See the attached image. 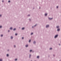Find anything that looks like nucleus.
<instances>
[{"label":"nucleus","instance_id":"1","mask_svg":"<svg viewBox=\"0 0 61 61\" xmlns=\"http://www.w3.org/2000/svg\"><path fill=\"white\" fill-rule=\"evenodd\" d=\"M58 36V35H56L55 36V38H56V37H57Z\"/></svg>","mask_w":61,"mask_h":61},{"label":"nucleus","instance_id":"2","mask_svg":"<svg viewBox=\"0 0 61 61\" xmlns=\"http://www.w3.org/2000/svg\"><path fill=\"white\" fill-rule=\"evenodd\" d=\"M49 26V25H46V27H48Z\"/></svg>","mask_w":61,"mask_h":61},{"label":"nucleus","instance_id":"3","mask_svg":"<svg viewBox=\"0 0 61 61\" xmlns=\"http://www.w3.org/2000/svg\"><path fill=\"white\" fill-rule=\"evenodd\" d=\"M48 19L50 20H51V19H52V18H49Z\"/></svg>","mask_w":61,"mask_h":61},{"label":"nucleus","instance_id":"4","mask_svg":"<svg viewBox=\"0 0 61 61\" xmlns=\"http://www.w3.org/2000/svg\"><path fill=\"white\" fill-rule=\"evenodd\" d=\"M28 46V45H27L25 46V47H26Z\"/></svg>","mask_w":61,"mask_h":61},{"label":"nucleus","instance_id":"5","mask_svg":"<svg viewBox=\"0 0 61 61\" xmlns=\"http://www.w3.org/2000/svg\"><path fill=\"white\" fill-rule=\"evenodd\" d=\"M57 30H58V31H60V29H58Z\"/></svg>","mask_w":61,"mask_h":61},{"label":"nucleus","instance_id":"6","mask_svg":"<svg viewBox=\"0 0 61 61\" xmlns=\"http://www.w3.org/2000/svg\"><path fill=\"white\" fill-rule=\"evenodd\" d=\"M39 56H38L37 57V58H39Z\"/></svg>","mask_w":61,"mask_h":61},{"label":"nucleus","instance_id":"7","mask_svg":"<svg viewBox=\"0 0 61 61\" xmlns=\"http://www.w3.org/2000/svg\"><path fill=\"white\" fill-rule=\"evenodd\" d=\"M13 37L12 36H11V39H13Z\"/></svg>","mask_w":61,"mask_h":61},{"label":"nucleus","instance_id":"8","mask_svg":"<svg viewBox=\"0 0 61 61\" xmlns=\"http://www.w3.org/2000/svg\"><path fill=\"white\" fill-rule=\"evenodd\" d=\"M47 15V14H45V16H46Z\"/></svg>","mask_w":61,"mask_h":61},{"label":"nucleus","instance_id":"9","mask_svg":"<svg viewBox=\"0 0 61 61\" xmlns=\"http://www.w3.org/2000/svg\"><path fill=\"white\" fill-rule=\"evenodd\" d=\"M59 26H57L56 27V28H59Z\"/></svg>","mask_w":61,"mask_h":61},{"label":"nucleus","instance_id":"10","mask_svg":"<svg viewBox=\"0 0 61 61\" xmlns=\"http://www.w3.org/2000/svg\"><path fill=\"white\" fill-rule=\"evenodd\" d=\"M15 28H14V29H13V30H14V31H15Z\"/></svg>","mask_w":61,"mask_h":61},{"label":"nucleus","instance_id":"11","mask_svg":"<svg viewBox=\"0 0 61 61\" xmlns=\"http://www.w3.org/2000/svg\"><path fill=\"white\" fill-rule=\"evenodd\" d=\"M24 29V28H22V30H23V29Z\"/></svg>","mask_w":61,"mask_h":61},{"label":"nucleus","instance_id":"12","mask_svg":"<svg viewBox=\"0 0 61 61\" xmlns=\"http://www.w3.org/2000/svg\"><path fill=\"white\" fill-rule=\"evenodd\" d=\"M35 43H36V42L34 41L33 42V44H35Z\"/></svg>","mask_w":61,"mask_h":61},{"label":"nucleus","instance_id":"13","mask_svg":"<svg viewBox=\"0 0 61 61\" xmlns=\"http://www.w3.org/2000/svg\"><path fill=\"white\" fill-rule=\"evenodd\" d=\"M9 56V55H8V54H7V56Z\"/></svg>","mask_w":61,"mask_h":61},{"label":"nucleus","instance_id":"14","mask_svg":"<svg viewBox=\"0 0 61 61\" xmlns=\"http://www.w3.org/2000/svg\"><path fill=\"white\" fill-rule=\"evenodd\" d=\"M10 29H12V27H11L10 28Z\"/></svg>","mask_w":61,"mask_h":61},{"label":"nucleus","instance_id":"15","mask_svg":"<svg viewBox=\"0 0 61 61\" xmlns=\"http://www.w3.org/2000/svg\"><path fill=\"white\" fill-rule=\"evenodd\" d=\"M30 41H31V40H29V42H30Z\"/></svg>","mask_w":61,"mask_h":61},{"label":"nucleus","instance_id":"16","mask_svg":"<svg viewBox=\"0 0 61 61\" xmlns=\"http://www.w3.org/2000/svg\"><path fill=\"white\" fill-rule=\"evenodd\" d=\"M58 8V6H57L56 7L57 8Z\"/></svg>","mask_w":61,"mask_h":61},{"label":"nucleus","instance_id":"17","mask_svg":"<svg viewBox=\"0 0 61 61\" xmlns=\"http://www.w3.org/2000/svg\"><path fill=\"white\" fill-rule=\"evenodd\" d=\"M33 33H31V35H33Z\"/></svg>","mask_w":61,"mask_h":61},{"label":"nucleus","instance_id":"18","mask_svg":"<svg viewBox=\"0 0 61 61\" xmlns=\"http://www.w3.org/2000/svg\"><path fill=\"white\" fill-rule=\"evenodd\" d=\"M17 34H15V36H17Z\"/></svg>","mask_w":61,"mask_h":61},{"label":"nucleus","instance_id":"19","mask_svg":"<svg viewBox=\"0 0 61 61\" xmlns=\"http://www.w3.org/2000/svg\"><path fill=\"white\" fill-rule=\"evenodd\" d=\"M2 61V60L1 59H0V61Z\"/></svg>","mask_w":61,"mask_h":61},{"label":"nucleus","instance_id":"20","mask_svg":"<svg viewBox=\"0 0 61 61\" xmlns=\"http://www.w3.org/2000/svg\"><path fill=\"white\" fill-rule=\"evenodd\" d=\"M8 2L9 3V2H10V0H9V1H8Z\"/></svg>","mask_w":61,"mask_h":61},{"label":"nucleus","instance_id":"21","mask_svg":"<svg viewBox=\"0 0 61 61\" xmlns=\"http://www.w3.org/2000/svg\"><path fill=\"white\" fill-rule=\"evenodd\" d=\"M1 37H2V36H3V35H1Z\"/></svg>","mask_w":61,"mask_h":61},{"label":"nucleus","instance_id":"22","mask_svg":"<svg viewBox=\"0 0 61 61\" xmlns=\"http://www.w3.org/2000/svg\"><path fill=\"white\" fill-rule=\"evenodd\" d=\"M52 48H51L50 49V50H51V49H52Z\"/></svg>","mask_w":61,"mask_h":61},{"label":"nucleus","instance_id":"23","mask_svg":"<svg viewBox=\"0 0 61 61\" xmlns=\"http://www.w3.org/2000/svg\"><path fill=\"white\" fill-rule=\"evenodd\" d=\"M15 61H16V60H17V59H15Z\"/></svg>","mask_w":61,"mask_h":61},{"label":"nucleus","instance_id":"24","mask_svg":"<svg viewBox=\"0 0 61 61\" xmlns=\"http://www.w3.org/2000/svg\"><path fill=\"white\" fill-rule=\"evenodd\" d=\"M2 27V26H0V28H1Z\"/></svg>","mask_w":61,"mask_h":61},{"label":"nucleus","instance_id":"25","mask_svg":"<svg viewBox=\"0 0 61 61\" xmlns=\"http://www.w3.org/2000/svg\"><path fill=\"white\" fill-rule=\"evenodd\" d=\"M22 39H24V37H22Z\"/></svg>","mask_w":61,"mask_h":61},{"label":"nucleus","instance_id":"26","mask_svg":"<svg viewBox=\"0 0 61 61\" xmlns=\"http://www.w3.org/2000/svg\"><path fill=\"white\" fill-rule=\"evenodd\" d=\"M31 51H32V50H30V52H31Z\"/></svg>","mask_w":61,"mask_h":61},{"label":"nucleus","instance_id":"27","mask_svg":"<svg viewBox=\"0 0 61 61\" xmlns=\"http://www.w3.org/2000/svg\"><path fill=\"white\" fill-rule=\"evenodd\" d=\"M36 25H34V26H36Z\"/></svg>","mask_w":61,"mask_h":61},{"label":"nucleus","instance_id":"28","mask_svg":"<svg viewBox=\"0 0 61 61\" xmlns=\"http://www.w3.org/2000/svg\"><path fill=\"white\" fill-rule=\"evenodd\" d=\"M1 15H0V17H1Z\"/></svg>","mask_w":61,"mask_h":61},{"label":"nucleus","instance_id":"29","mask_svg":"<svg viewBox=\"0 0 61 61\" xmlns=\"http://www.w3.org/2000/svg\"><path fill=\"white\" fill-rule=\"evenodd\" d=\"M30 56H31V55H30Z\"/></svg>","mask_w":61,"mask_h":61},{"label":"nucleus","instance_id":"30","mask_svg":"<svg viewBox=\"0 0 61 61\" xmlns=\"http://www.w3.org/2000/svg\"><path fill=\"white\" fill-rule=\"evenodd\" d=\"M15 47V46H14V47Z\"/></svg>","mask_w":61,"mask_h":61},{"label":"nucleus","instance_id":"31","mask_svg":"<svg viewBox=\"0 0 61 61\" xmlns=\"http://www.w3.org/2000/svg\"><path fill=\"white\" fill-rule=\"evenodd\" d=\"M2 2H4V1H3V0H2Z\"/></svg>","mask_w":61,"mask_h":61},{"label":"nucleus","instance_id":"32","mask_svg":"<svg viewBox=\"0 0 61 61\" xmlns=\"http://www.w3.org/2000/svg\"><path fill=\"white\" fill-rule=\"evenodd\" d=\"M28 16H30V15H28Z\"/></svg>","mask_w":61,"mask_h":61},{"label":"nucleus","instance_id":"33","mask_svg":"<svg viewBox=\"0 0 61 61\" xmlns=\"http://www.w3.org/2000/svg\"><path fill=\"white\" fill-rule=\"evenodd\" d=\"M9 31H10L9 30H8V32H9Z\"/></svg>","mask_w":61,"mask_h":61},{"label":"nucleus","instance_id":"34","mask_svg":"<svg viewBox=\"0 0 61 61\" xmlns=\"http://www.w3.org/2000/svg\"><path fill=\"white\" fill-rule=\"evenodd\" d=\"M59 45L60 46V44H59Z\"/></svg>","mask_w":61,"mask_h":61},{"label":"nucleus","instance_id":"35","mask_svg":"<svg viewBox=\"0 0 61 61\" xmlns=\"http://www.w3.org/2000/svg\"><path fill=\"white\" fill-rule=\"evenodd\" d=\"M33 26H32V28H33Z\"/></svg>","mask_w":61,"mask_h":61},{"label":"nucleus","instance_id":"36","mask_svg":"<svg viewBox=\"0 0 61 61\" xmlns=\"http://www.w3.org/2000/svg\"><path fill=\"white\" fill-rule=\"evenodd\" d=\"M29 20H30V19Z\"/></svg>","mask_w":61,"mask_h":61},{"label":"nucleus","instance_id":"37","mask_svg":"<svg viewBox=\"0 0 61 61\" xmlns=\"http://www.w3.org/2000/svg\"><path fill=\"white\" fill-rule=\"evenodd\" d=\"M54 56V55H53Z\"/></svg>","mask_w":61,"mask_h":61}]
</instances>
